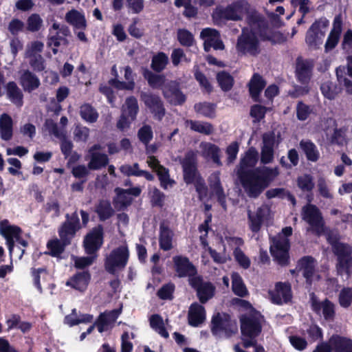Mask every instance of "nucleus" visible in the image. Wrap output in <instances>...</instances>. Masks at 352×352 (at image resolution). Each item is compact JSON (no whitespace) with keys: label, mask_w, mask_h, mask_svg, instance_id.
I'll list each match as a JSON object with an SVG mask.
<instances>
[{"label":"nucleus","mask_w":352,"mask_h":352,"mask_svg":"<svg viewBox=\"0 0 352 352\" xmlns=\"http://www.w3.org/2000/svg\"><path fill=\"white\" fill-rule=\"evenodd\" d=\"M102 244V228L98 226L86 236L84 241V246L86 252L92 254L100 248Z\"/></svg>","instance_id":"2eb2a0df"},{"label":"nucleus","mask_w":352,"mask_h":352,"mask_svg":"<svg viewBox=\"0 0 352 352\" xmlns=\"http://www.w3.org/2000/svg\"><path fill=\"white\" fill-rule=\"evenodd\" d=\"M315 261L311 257H305L302 258L298 263L300 272L302 276L306 278L307 282L309 284L318 276H316L315 273Z\"/></svg>","instance_id":"cd10ccee"},{"label":"nucleus","mask_w":352,"mask_h":352,"mask_svg":"<svg viewBox=\"0 0 352 352\" xmlns=\"http://www.w3.org/2000/svg\"><path fill=\"white\" fill-rule=\"evenodd\" d=\"M175 290L174 284L169 283L163 285L157 292V296L163 300H170Z\"/></svg>","instance_id":"69168bd1"},{"label":"nucleus","mask_w":352,"mask_h":352,"mask_svg":"<svg viewBox=\"0 0 352 352\" xmlns=\"http://www.w3.org/2000/svg\"><path fill=\"white\" fill-rule=\"evenodd\" d=\"M173 260L178 276H192L196 274L195 267L187 257L175 256L173 258Z\"/></svg>","instance_id":"a211bd4d"},{"label":"nucleus","mask_w":352,"mask_h":352,"mask_svg":"<svg viewBox=\"0 0 352 352\" xmlns=\"http://www.w3.org/2000/svg\"><path fill=\"white\" fill-rule=\"evenodd\" d=\"M21 229L14 226H11L7 220H3L0 223V234L4 236L7 241L8 250L12 256L14 245V240L22 246L26 247L28 243L20 237Z\"/></svg>","instance_id":"6e6552de"},{"label":"nucleus","mask_w":352,"mask_h":352,"mask_svg":"<svg viewBox=\"0 0 352 352\" xmlns=\"http://www.w3.org/2000/svg\"><path fill=\"white\" fill-rule=\"evenodd\" d=\"M261 318L257 314L242 316L241 330L242 336L256 338L261 331Z\"/></svg>","instance_id":"9b49d317"},{"label":"nucleus","mask_w":352,"mask_h":352,"mask_svg":"<svg viewBox=\"0 0 352 352\" xmlns=\"http://www.w3.org/2000/svg\"><path fill=\"white\" fill-rule=\"evenodd\" d=\"M65 19L71 25L74 30H85L87 28V21L83 12L75 9L67 12Z\"/></svg>","instance_id":"5701e85b"},{"label":"nucleus","mask_w":352,"mask_h":352,"mask_svg":"<svg viewBox=\"0 0 352 352\" xmlns=\"http://www.w3.org/2000/svg\"><path fill=\"white\" fill-rule=\"evenodd\" d=\"M266 196L269 199L274 197L283 198L285 197H287L288 199L291 201L294 205L296 204L295 198L292 195H290L287 191H286L284 188H278L268 190L266 192Z\"/></svg>","instance_id":"bf43d9fd"},{"label":"nucleus","mask_w":352,"mask_h":352,"mask_svg":"<svg viewBox=\"0 0 352 352\" xmlns=\"http://www.w3.org/2000/svg\"><path fill=\"white\" fill-rule=\"evenodd\" d=\"M302 219L310 226L311 230L320 235L324 232V221L320 210L314 205L308 204L302 208Z\"/></svg>","instance_id":"423d86ee"},{"label":"nucleus","mask_w":352,"mask_h":352,"mask_svg":"<svg viewBox=\"0 0 352 352\" xmlns=\"http://www.w3.org/2000/svg\"><path fill=\"white\" fill-rule=\"evenodd\" d=\"M337 269L339 273L346 272L349 274L352 272V256L351 255L338 261Z\"/></svg>","instance_id":"338daca9"},{"label":"nucleus","mask_w":352,"mask_h":352,"mask_svg":"<svg viewBox=\"0 0 352 352\" xmlns=\"http://www.w3.org/2000/svg\"><path fill=\"white\" fill-rule=\"evenodd\" d=\"M177 39L183 46L190 47L194 42L193 35L185 29H179L177 31Z\"/></svg>","instance_id":"052dcab7"},{"label":"nucleus","mask_w":352,"mask_h":352,"mask_svg":"<svg viewBox=\"0 0 352 352\" xmlns=\"http://www.w3.org/2000/svg\"><path fill=\"white\" fill-rule=\"evenodd\" d=\"M192 285L196 289L197 296L201 303L206 302L212 298L215 287L208 282H200L199 280L192 279Z\"/></svg>","instance_id":"412c9836"},{"label":"nucleus","mask_w":352,"mask_h":352,"mask_svg":"<svg viewBox=\"0 0 352 352\" xmlns=\"http://www.w3.org/2000/svg\"><path fill=\"white\" fill-rule=\"evenodd\" d=\"M138 109L137 99L134 97H129L126 99L122 106V113L128 116L129 120H134L136 118Z\"/></svg>","instance_id":"4c0bfd02"},{"label":"nucleus","mask_w":352,"mask_h":352,"mask_svg":"<svg viewBox=\"0 0 352 352\" xmlns=\"http://www.w3.org/2000/svg\"><path fill=\"white\" fill-rule=\"evenodd\" d=\"M92 317L90 315H83L81 318H78L76 309H72V313L65 318V323L70 327L78 324L82 322H90Z\"/></svg>","instance_id":"8fccbe9b"},{"label":"nucleus","mask_w":352,"mask_h":352,"mask_svg":"<svg viewBox=\"0 0 352 352\" xmlns=\"http://www.w3.org/2000/svg\"><path fill=\"white\" fill-rule=\"evenodd\" d=\"M199 146L204 156L210 157L218 166L222 165L220 159V148L217 146L209 142H201Z\"/></svg>","instance_id":"72a5a7b5"},{"label":"nucleus","mask_w":352,"mask_h":352,"mask_svg":"<svg viewBox=\"0 0 352 352\" xmlns=\"http://www.w3.org/2000/svg\"><path fill=\"white\" fill-rule=\"evenodd\" d=\"M333 251L338 256V261H339L342 258L351 256L352 253V248L349 245L340 242L334 244Z\"/></svg>","instance_id":"603ef678"},{"label":"nucleus","mask_w":352,"mask_h":352,"mask_svg":"<svg viewBox=\"0 0 352 352\" xmlns=\"http://www.w3.org/2000/svg\"><path fill=\"white\" fill-rule=\"evenodd\" d=\"M232 323L229 317L225 314H217L212 319V332L216 336H219L222 333H227L232 331Z\"/></svg>","instance_id":"aec40b11"},{"label":"nucleus","mask_w":352,"mask_h":352,"mask_svg":"<svg viewBox=\"0 0 352 352\" xmlns=\"http://www.w3.org/2000/svg\"><path fill=\"white\" fill-rule=\"evenodd\" d=\"M263 146L261 148L274 149L278 142L276 140V135L274 132H267L263 135Z\"/></svg>","instance_id":"0e129e2a"},{"label":"nucleus","mask_w":352,"mask_h":352,"mask_svg":"<svg viewBox=\"0 0 352 352\" xmlns=\"http://www.w3.org/2000/svg\"><path fill=\"white\" fill-rule=\"evenodd\" d=\"M115 191L116 197L113 199V204L116 208L121 210L131 204L133 199L126 190L117 188Z\"/></svg>","instance_id":"58836bf2"},{"label":"nucleus","mask_w":352,"mask_h":352,"mask_svg":"<svg viewBox=\"0 0 352 352\" xmlns=\"http://www.w3.org/2000/svg\"><path fill=\"white\" fill-rule=\"evenodd\" d=\"M20 84L24 91L31 92L40 85L39 79L28 70H24L20 77Z\"/></svg>","instance_id":"7c9ffc66"},{"label":"nucleus","mask_w":352,"mask_h":352,"mask_svg":"<svg viewBox=\"0 0 352 352\" xmlns=\"http://www.w3.org/2000/svg\"><path fill=\"white\" fill-rule=\"evenodd\" d=\"M320 89L324 96L329 100L334 99L340 92V89L330 80L324 82L320 87Z\"/></svg>","instance_id":"de8ad7c7"},{"label":"nucleus","mask_w":352,"mask_h":352,"mask_svg":"<svg viewBox=\"0 0 352 352\" xmlns=\"http://www.w3.org/2000/svg\"><path fill=\"white\" fill-rule=\"evenodd\" d=\"M332 351L352 352V340L338 335L332 336L329 339Z\"/></svg>","instance_id":"c756f323"},{"label":"nucleus","mask_w":352,"mask_h":352,"mask_svg":"<svg viewBox=\"0 0 352 352\" xmlns=\"http://www.w3.org/2000/svg\"><path fill=\"white\" fill-rule=\"evenodd\" d=\"M67 220L62 225L58 231L59 236L64 245L69 243L71 239L79 228V219L76 212L72 214L71 218L67 214Z\"/></svg>","instance_id":"f8f14e48"},{"label":"nucleus","mask_w":352,"mask_h":352,"mask_svg":"<svg viewBox=\"0 0 352 352\" xmlns=\"http://www.w3.org/2000/svg\"><path fill=\"white\" fill-rule=\"evenodd\" d=\"M212 194L217 198L218 201L224 210H226V195L221 184L219 172H214L208 179Z\"/></svg>","instance_id":"6ab92c4d"},{"label":"nucleus","mask_w":352,"mask_h":352,"mask_svg":"<svg viewBox=\"0 0 352 352\" xmlns=\"http://www.w3.org/2000/svg\"><path fill=\"white\" fill-rule=\"evenodd\" d=\"M89 278L90 276L87 272L78 273L68 280L66 285L76 290L84 291L87 287Z\"/></svg>","instance_id":"473e14b6"},{"label":"nucleus","mask_w":352,"mask_h":352,"mask_svg":"<svg viewBox=\"0 0 352 352\" xmlns=\"http://www.w3.org/2000/svg\"><path fill=\"white\" fill-rule=\"evenodd\" d=\"M311 305L313 309L320 314L322 311L326 320H331L333 318L335 311L334 305L328 300L319 301L314 296H311Z\"/></svg>","instance_id":"b1692460"},{"label":"nucleus","mask_w":352,"mask_h":352,"mask_svg":"<svg viewBox=\"0 0 352 352\" xmlns=\"http://www.w3.org/2000/svg\"><path fill=\"white\" fill-rule=\"evenodd\" d=\"M259 14L250 5L245 1H239L232 3L226 8L223 12L224 18L232 21H240L244 15L247 16V23H248V18L252 14Z\"/></svg>","instance_id":"0eeeda50"},{"label":"nucleus","mask_w":352,"mask_h":352,"mask_svg":"<svg viewBox=\"0 0 352 352\" xmlns=\"http://www.w3.org/2000/svg\"><path fill=\"white\" fill-rule=\"evenodd\" d=\"M197 112L206 117H212L214 113V106L210 103H199L195 105Z\"/></svg>","instance_id":"e2e57ef3"},{"label":"nucleus","mask_w":352,"mask_h":352,"mask_svg":"<svg viewBox=\"0 0 352 352\" xmlns=\"http://www.w3.org/2000/svg\"><path fill=\"white\" fill-rule=\"evenodd\" d=\"M237 175L245 192L250 197H257L267 188L265 182L255 169L248 173L241 171Z\"/></svg>","instance_id":"7ed1b4c3"},{"label":"nucleus","mask_w":352,"mask_h":352,"mask_svg":"<svg viewBox=\"0 0 352 352\" xmlns=\"http://www.w3.org/2000/svg\"><path fill=\"white\" fill-rule=\"evenodd\" d=\"M96 212L102 221L108 219L113 214V209L109 201H100L96 207Z\"/></svg>","instance_id":"09e8293b"},{"label":"nucleus","mask_w":352,"mask_h":352,"mask_svg":"<svg viewBox=\"0 0 352 352\" xmlns=\"http://www.w3.org/2000/svg\"><path fill=\"white\" fill-rule=\"evenodd\" d=\"M89 160L88 168L90 170H99L105 167L109 163V157L104 153H94L87 156Z\"/></svg>","instance_id":"f704fd0d"},{"label":"nucleus","mask_w":352,"mask_h":352,"mask_svg":"<svg viewBox=\"0 0 352 352\" xmlns=\"http://www.w3.org/2000/svg\"><path fill=\"white\" fill-rule=\"evenodd\" d=\"M270 211L267 205L261 206L254 212L250 210H248L249 226L252 232H257L260 230L263 221L269 216Z\"/></svg>","instance_id":"4468645a"},{"label":"nucleus","mask_w":352,"mask_h":352,"mask_svg":"<svg viewBox=\"0 0 352 352\" xmlns=\"http://www.w3.org/2000/svg\"><path fill=\"white\" fill-rule=\"evenodd\" d=\"M144 77L152 87L158 88L165 85V78L164 76L155 74L146 71L144 73Z\"/></svg>","instance_id":"5fc2aeb1"},{"label":"nucleus","mask_w":352,"mask_h":352,"mask_svg":"<svg viewBox=\"0 0 352 352\" xmlns=\"http://www.w3.org/2000/svg\"><path fill=\"white\" fill-rule=\"evenodd\" d=\"M232 283L233 292L241 297H244L248 294V290L244 285L242 278L237 273L232 274Z\"/></svg>","instance_id":"49530a36"},{"label":"nucleus","mask_w":352,"mask_h":352,"mask_svg":"<svg viewBox=\"0 0 352 352\" xmlns=\"http://www.w3.org/2000/svg\"><path fill=\"white\" fill-rule=\"evenodd\" d=\"M119 314L120 311L116 309L100 314L96 324L98 331L102 333L109 329L116 322Z\"/></svg>","instance_id":"a878e982"},{"label":"nucleus","mask_w":352,"mask_h":352,"mask_svg":"<svg viewBox=\"0 0 352 352\" xmlns=\"http://www.w3.org/2000/svg\"><path fill=\"white\" fill-rule=\"evenodd\" d=\"M329 25V21L324 18L316 21L307 30L305 42L310 49H318L322 44Z\"/></svg>","instance_id":"39448f33"},{"label":"nucleus","mask_w":352,"mask_h":352,"mask_svg":"<svg viewBox=\"0 0 352 352\" xmlns=\"http://www.w3.org/2000/svg\"><path fill=\"white\" fill-rule=\"evenodd\" d=\"M168 63V56L163 52L154 56L152 59L151 67L156 72L162 71Z\"/></svg>","instance_id":"3c124183"},{"label":"nucleus","mask_w":352,"mask_h":352,"mask_svg":"<svg viewBox=\"0 0 352 352\" xmlns=\"http://www.w3.org/2000/svg\"><path fill=\"white\" fill-rule=\"evenodd\" d=\"M346 129L345 128L336 129L329 140L333 144L342 146L347 142Z\"/></svg>","instance_id":"864d4df0"},{"label":"nucleus","mask_w":352,"mask_h":352,"mask_svg":"<svg viewBox=\"0 0 352 352\" xmlns=\"http://www.w3.org/2000/svg\"><path fill=\"white\" fill-rule=\"evenodd\" d=\"M292 228L285 227L282 232L272 239L270 252L272 256L280 265H286L289 259V243L287 236L292 235Z\"/></svg>","instance_id":"f03ea898"},{"label":"nucleus","mask_w":352,"mask_h":352,"mask_svg":"<svg viewBox=\"0 0 352 352\" xmlns=\"http://www.w3.org/2000/svg\"><path fill=\"white\" fill-rule=\"evenodd\" d=\"M341 31L342 21L340 16H336L334 19L332 30L324 45L326 52L333 50L336 46L340 38Z\"/></svg>","instance_id":"bb28decb"},{"label":"nucleus","mask_w":352,"mask_h":352,"mask_svg":"<svg viewBox=\"0 0 352 352\" xmlns=\"http://www.w3.org/2000/svg\"><path fill=\"white\" fill-rule=\"evenodd\" d=\"M297 185L299 188L305 192L311 191L314 187L313 178L309 175L299 176L297 179Z\"/></svg>","instance_id":"4d7b16f0"},{"label":"nucleus","mask_w":352,"mask_h":352,"mask_svg":"<svg viewBox=\"0 0 352 352\" xmlns=\"http://www.w3.org/2000/svg\"><path fill=\"white\" fill-rule=\"evenodd\" d=\"M129 257V251L126 245H122L113 249L106 257L104 267L106 270L115 274L122 270L126 265Z\"/></svg>","instance_id":"20e7f679"},{"label":"nucleus","mask_w":352,"mask_h":352,"mask_svg":"<svg viewBox=\"0 0 352 352\" xmlns=\"http://www.w3.org/2000/svg\"><path fill=\"white\" fill-rule=\"evenodd\" d=\"M8 99L18 107L23 104V93L14 82H9L6 85Z\"/></svg>","instance_id":"c9c22d12"},{"label":"nucleus","mask_w":352,"mask_h":352,"mask_svg":"<svg viewBox=\"0 0 352 352\" xmlns=\"http://www.w3.org/2000/svg\"><path fill=\"white\" fill-rule=\"evenodd\" d=\"M163 94L167 100L174 104H181L185 100V96L179 90L175 82L166 83L162 88Z\"/></svg>","instance_id":"4be33fe9"},{"label":"nucleus","mask_w":352,"mask_h":352,"mask_svg":"<svg viewBox=\"0 0 352 352\" xmlns=\"http://www.w3.org/2000/svg\"><path fill=\"white\" fill-rule=\"evenodd\" d=\"M339 302L342 307H347L352 302V288L343 289L339 296Z\"/></svg>","instance_id":"774afa93"},{"label":"nucleus","mask_w":352,"mask_h":352,"mask_svg":"<svg viewBox=\"0 0 352 352\" xmlns=\"http://www.w3.org/2000/svg\"><path fill=\"white\" fill-rule=\"evenodd\" d=\"M186 126L190 127L192 131L205 134L210 135L213 131L212 126L208 122L199 121L186 120Z\"/></svg>","instance_id":"c03bdc74"},{"label":"nucleus","mask_w":352,"mask_h":352,"mask_svg":"<svg viewBox=\"0 0 352 352\" xmlns=\"http://www.w3.org/2000/svg\"><path fill=\"white\" fill-rule=\"evenodd\" d=\"M258 157V152L254 148L251 147L249 148L241 159L239 166L237 168V175L241 171L242 173H248L250 170L247 169L256 165Z\"/></svg>","instance_id":"393cba45"},{"label":"nucleus","mask_w":352,"mask_h":352,"mask_svg":"<svg viewBox=\"0 0 352 352\" xmlns=\"http://www.w3.org/2000/svg\"><path fill=\"white\" fill-rule=\"evenodd\" d=\"M200 36L204 41V50L206 52H208L211 47L216 50L224 49L219 33L215 29L205 28L201 32Z\"/></svg>","instance_id":"ddd939ff"},{"label":"nucleus","mask_w":352,"mask_h":352,"mask_svg":"<svg viewBox=\"0 0 352 352\" xmlns=\"http://www.w3.org/2000/svg\"><path fill=\"white\" fill-rule=\"evenodd\" d=\"M206 319L205 309L198 303L190 305L188 311V322L191 326L197 327Z\"/></svg>","instance_id":"c85d7f7f"},{"label":"nucleus","mask_w":352,"mask_h":352,"mask_svg":"<svg viewBox=\"0 0 352 352\" xmlns=\"http://www.w3.org/2000/svg\"><path fill=\"white\" fill-rule=\"evenodd\" d=\"M0 135L4 140H9L12 136V120L6 113L0 117Z\"/></svg>","instance_id":"e433bc0d"},{"label":"nucleus","mask_w":352,"mask_h":352,"mask_svg":"<svg viewBox=\"0 0 352 352\" xmlns=\"http://www.w3.org/2000/svg\"><path fill=\"white\" fill-rule=\"evenodd\" d=\"M43 25V20L37 14H32L27 20V29L30 32L38 31Z\"/></svg>","instance_id":"680f3d73"},{"label":"nucleus","mask_w":352,"mask_h":352,"mask_svg":"<svg viewBox=\"0 0 352 352\" xmlns=\"http://www.w3.org/2000/svg\"><path fill=\"white\" fill-rule=\"evenodd\" d=\"M265 86V82L262 77L257 74H254L249 82V89L252 97L256 100Z\"/></svg>","instance_id":"a19ab883"},{"label":"nucleus","mask_w":352,"mask_h":352,"mask_svg":"<svg viewBox=\"0 0 352 352\" xmlns=\"http://www.w3.org/2000/svg\"><path fill=\"white\" fill-rule=\"evenodd\" d=\"M272 302L281 305L292 298L291 286L287 283H278L273 290L269 292Z\"/></svg>","instance_id":"f3484780"},{"label":"nucleus","mask_w":352,"mask_h":352,"mask_svg":"<svg viewBox=\"0 0 352 352\" xmlns=\"http://www.w3.org/2000/svg\"><path fill=\"white\" fill-rule=\"evenodd\" d=\"M300 146L305 152L307 159L312 162H316L319 157V152L316 145L309 140H302L300 142Z\"/></svg>","instance_id":"37998d69"},{"label":"nucleus","mask_w":352,"mask_h":352,"mask_svg":"<svg viewBox=\"0 0 352 352\" xmlns=\"http://www.w3.org/2000/svg\"><path fill=\"white\" fill-rule=\"evenodd\" d=\"M180 162L183 169L184 180L186 184L192 183L195 179L201 177L197 170V155L195 152H187Z\"/></svg>","instance_id":"9d476101"},{"label":"nucleus","mask_w":352,"mask_h":352,"mask_svg":"<svg viewBox=\"0 0 352 352\" xmlns=\"http://www.w3.org/2000/svg\"><path fill=\"white\" fill-rule=\"evenodd\" d=\"M80 115L85 121L89 123L96 122L98 118L96 110L89 104H84L80 107Z\"/></svg>","instance_id":"a18cd8bd"},{"label":"nucleus","mask_w":352,"mask_h":352,"mask_svg":"<svg viewBox=\"0 0 352 352\" xmlns=\"http://www.w3.org/2000/svg\"><path fill=\"white\" fill-rule=\"evenodd\" d=\"M265 21L260 14H252L248 18V26L243 28L236 43V50L244 55L256 56L261 52L258 38H262Z\"/></svg>","instance_id":"f257e3e1"},{"label":"nucleus","mask_w":352,"mask_h":352,"mask_svg":"<svg viewBox=\"0 0 352 352\" xmlns=\"http://www.w3.org/2000/svg\"><path fill=\"white\" fill-rule=\"evenodd\" d=\"M150 326L159 335L164 338L169 337V333L165 328V323L162 316L158 314L152 315L150 318Z\"/></svg>","instance_id":"ea45409f"},{"label":"nucleus","mask_w":352,"mask_h":352,"mask_svg":"<svg viewBox=\"0 0 352 352\" xmlns=\"http://www.w3.org/2000/svg\"><path fill=\"white\" fill-rule=\"evenodd\" d=\"M217 81L224 91L230 90L233 85V78L228 74L225 72H219L217 76Z\"/></svg>","instance_id":"13d9d810"},{"label":"nucleus","mask_w":352,"mask_h":352,"mask_svg":"<svg viewBox=\"0 0 352 352\" xmlns=\"http://www.w3.org/2000/svg\"><path fill=\"white\" fill-rule=\"evenodd\" d=\"M173 232L164 223L160 227V247L164 251H168L173 248Z\"/></svg>","instance_id":"2f4dec72"},{"label":"nucleus","mask_w":352,"mask_h":352,"mask_svg":"<svg viewBox=\"0 0 352 352\" xmlns=\"http://www.w3.org/2000/svg\"><path fill=\"white\" fill-rule=\"evenodd\" d=\"M44 44L43 42L39 41H34L27 45L25 50L26 57L36 56L41 55L40 54L43 51Z\"/></svg>","instance_id":"6e6d98bb"},{"label":"nucleus","mask_w":352,"mask_h":352,"mask_svg":"<svg viewBox=\"0 0 352 352\" xmlns=\"http://www.w3.org/2000/svg\"><path fill=\"white\" fill-rule=\"evenodd\" d=\"M255 170L258 174H259L263 182H265L266 187H267L270 183L272 182L279 175V170L277 167L270 168L263 166L257 168Z\"/></svg>","instance_id":"79ce46f5"},{"label":"nucleus","mask_w":352,"mask_h":352,"mask_svg":"<svg viewBox=\"0 0 352 352\" xmlns=\"http://www.w3.org/2000/svg\"><path fill=\"white\" fill-rule=\"evenodd\" d=\"M313 64L307 60L298 59L296 67V76L298 80L305 85L303 87L298 88L296 91L300 94H306L309 91L308 83L312 76Z\"/></svg>","instance_id":"1a4fd4ad"},{"label":"nucleus","mask_w":352,"mask_h":352,"mask_svg":"<svg viewBox=\"0 0 352 352\" xmlns=\"http://www.w3.org/2000/svg\"><path fill=\"white\" fill-rule=\"evenodd\" d=\"M141 98L157 119L161 120L163 118L165 110L159 96L149 93H142Z\"/></svg>","instance_id":"dca6fc26"}]
</instances>
